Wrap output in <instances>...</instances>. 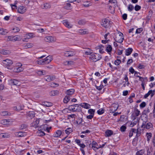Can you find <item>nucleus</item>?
<instances>
[{"label": "nucleus", "mask_w": 155, "mask_h": 155, "mask_svg": "<svg viewBox=\"0 0 155 155\" xmlns=\"http://www.w3.org/2000/svg\"><path fill=\"white\" fill-rule=\"evenodd\" d=\"M146 105V103L144 102H143L141 104H140V106L141 108H143L145 107Z\"/></svg>", "instance_id": "nucleus-58"}, {"label": "nucleus", "mask_w": 155, "mask_h": 155, "mask_svg": "<svg viewBox=\"0 0 155 155\" xmlns=\"http://www.w3.org/2000/svg\"><path fill=\"white\" fill-rule=\"evenodd\" d=\"M90 59L94 62H96L102 58L101 56L96 53L93 54L90 57Z\"/></svg>", "instance_id": "nucleus-1"}, {"label": "nucleus", "mask_w": 155, "mask_h": 155, "mask_svg": "<svg viewBox=\"0 0 155 155\" xmlns=\"http://www.w3.org/2000/svg\"><path fill=\"white\" fill-rule=\"evenodd\" d=\"M105 133V136L108 137L113 134V132L111 130H107L106 131Z\"/></svg>", "instance_id": "nucleus-23"}, {"label": "nucleus", "mask_w": 155, "mask_h": 155, "mask_svg": "<svg viewBox=\"0 0 155 155\" xmlns=\"http://www.w3.org/2000/svg\"><path fill=\"white\" fill-rule=\"evenodd\" d=\"M52 87H57L59 86V84L55 83L52 82L51 84Z\"/></svg>", "instance_id": "nucleus-60"}, {"label": "nucleus", "mask_w": 155, "mask_h": 155, "mask_svg": "<svg viewBox=\"0 0 155 155\" xmlns=\"http://www.w3.org/2000/svg\"><path fill=\"white\" fill-rule=\"evenodd\" d=\"M146 135L147 137V141H149L152 137V134L150 133H147Z\"/></svg>", "instance_id": "nucleus-38"}, {"label": "nucleus", "mask_w": 155, "mask_h": 155, "mask_svg": "<svg viewBox=\"0 0 155 155\" xmlns=\"http://www.w3.org/2000/svg\"><path fill=\"white\" fill-rule=\"evenodd\" d=\"M104 109L101 108L97 111V114L99 115H101L104 113Z\"/></svg>", "instance_id": "nucleus-40"}, {"label": "nucleus", "mask_w": 155, "mask_h": 155, "mask_svg": "<svg viewBox=\"0 0 155 155\" xmlns=\"http://www.w3.org/2000/svg\"><path fill=\"white\" fill-rule=\"evenodd\" d=\"M62 22L64 25L68 28H70L72 27V25L71 24H70L69 22L67 20H64Z\"/></svg>", "instance_id": "nucleus-12"}, {"label": "nucleus", "mask_w": 155, "mask_h": 155, "mask_svg": "<svg viewBox=\"0 0 155 155\" xmlns=\"http://www.w3.org/2000/svg\"><path fill=\"white\" fill-rule=\"evenodd\" d=\"M44 40L47 42H52L55 41V39L52 36H48L45 38Z\"/></svg>", "instance_id": "nucleus-9"}, {"label": "nucleus", "mask_w": 155, "mask_h": 155, "mask_svg": "<svg viewBox=\"0 0 155 155\" xmlns=\"http://www.w3.org/2000/svg\"><path fill=\"white\" fill-rule=\"evenodd\" d=\"M112 50V47L111 45H108L106 48V50L107 52H108L109 54H110L111 51Z\"/></svg>", "instance_id": "nucleus-33"}, {"label": "nucleus", "mask_w": 155, "mask_h": 155, "mask_svg": "<svg viewBox=\"0 0 155 155\" xmlns=\"http://www.w3.org/2000/svg\"><path fill=\"white\" fill-rule=\"evenodd\" d=\"M118 105L117 104H113L111 107L110 109L109 110L110 113H114L118 109Z\"/></svg>", "instance_id": "nucleus-7"}, {"label": "nucleus", "mask_w": 155, "mask_h": 155, "mask_svg": "<svg viewBox=\"0 0 155 155\" xmlns=\"http://www.w3.org/2000/svg\"><path fill=\"white\" fill-rule=\"evenodd\" d=\"M141 6L138 5H136L134 9L136 11H138L141 9Z\"/></svg>", "instance_id": "nucleus-56"}, {"label": "nucleus", "mask_w": 155, "mask_h": 155, "mask_svg": "<svg viewBox=\"0 0 155 155\" xmlns=\"http://www.w3.org/2000/svg\"><path fill=\"white\" fill-rule=\"evenodd\" d=\"M82 119L81 118H78V120L77 121V123L78 124H80L82 123Z\"/></svg>", "instance_id": "nucleus-54"}, {"label": "nucleus", "mask_w": 155, "mask_h": 155, "mask_svg": "<svg viewBox=\"0 0 155 155\" xmlns=\"http://www.w3.org/2000/svg\"><path fill=\"white\" fill-rule=\"evenodd\" d=\"M33 46V44L31 43H28L27 44L26 46L27 48H30L32 47Z\"/></svg>", "instance_id": "nucleus-57"}, {"label": "nucleus", "mask_w": 155, "mask_h": 155, "mask_svg": "<svg viewBox=\"0 0 155 155\" xmlns=\"http://www.w3.org/2000/svg\"><path fill=\"white\" fill-rule=\"evenodd\" d=\"M71 5L70 3H67L66 4V5L65 6V7L67 9H69L71 7Z\"/></svg>", "instance_id": "nucleus-64"}, {"label": "nucleus", "mask_w": 155, "mask_h": 155, "mask_svg": "<svg viewBox=\"0 0 155 155\" xmlns=\"http://www.w3.org/2000/svg\"><path fill=\"white\" fill-rule=\"evenodd\" d=\"M78 107H79V105L78 104H75L70 105L68 109L69 110L72 112L79 111V110L77 108Z\"/></svg>", "instance_id": "nucleus-4"}, {"label": "nucleus", "mask_w": 155, "mask_h": 155, "mask_svg": "<svg viewBox=\"0 0 155 155\" xmlns=\"http://www.w3.org/2000/svg\"><path fill=\"white\" fill-rule=\"evenodd\" d=\"M8 33L7 30L3 28H0V34L5 35Z\"/></svg>", "instance_id": "nucleus-30"}, {"label": "nucleus", "mask_w": 155, "mask_h": 155, "mask_svg": "<svg viewBox=\"0 0 155 155\" xmlns=\"http://www.w3.org/2000/svg\"><path fill=\"white\" fill-rule=\"evenodd\" d=\"M35 116V113L34 111H29L27 114V118L29 119H32Z\"/></svg>", "instance_id": "nucleus-15"}, {"label": "nucleus", "mask_w": 155, "mask_h": 155, "mask_svg": "<svg viewBox=\"0 0 155 155\" xmlns=\"http://www.w3.org/2000/svg\"><path fill=\"white\" fill-rule=\"evenodd\" d=\"M78 24L80 25H84L85 24V21L83 20H81L78 21Z\"/></svg>", "instance_id": "nucleus-53"}, {"label": "nucleus", "mask_w": 155, "mask_h": 155, "mask_svg": "<svg viewBox=\"0 0 155 155\" xmlns=\"http://www.w3.org/2000/svg\"><path fill=\"white\" fill-rule=\"evenodd\" d=\"M124 79L125 80L126 82H127V86H129V83L128 81V79L127 75H125Z\"/></svg>", "instance_id": "nucleus-49"}, {"label": "nucleus", "mask_w": 155, "mask_h": 155, "mask_svg": "<svg viewBox=\"0 0 155 155\" xmlns=\"http://www.w3.org/2000/svg\"><path fill=\"white\" fill-rule=\"evenodd\" d=\"M95 112V110L92 109H90L88 110V113L90 114L94 115V114Z\"/></svg>", "instance_id": "nucleus-42"}, {"label": "nucleus", "mask_w": 155, "mask_h": 155, "mask_svg": "<svg viewBox=\"0 0 155 155\" xmlns=\"http://www.w3.org/2000/svg\"><path fill=\"white\" fill-rule=\"evenodd\" d=\"M91 143L90 144V147H91V145L92 146H98V145L97 143L95 141H93L92 143V144H91Z\"/></svg>", "instance_id": "nucleus-55"}, {"label": "nucleus", "mask_w": 155, "mask_h": 155, "mask_svg": "<svg viewBox=\"0 0 155 155\" xmlns=\"http://www.w3.org/2000/svg\"><path fill=\"white\" fill-rule=\"evenodd\" d=\"M17 3L16 2H15V5H13L12 4L10 5L12 9H17V6L16 5V4Z\"/></svg>", "instance_id": "nucleus-52"}, {"label": "nucleus", "mask_w": 155, "mask_h": 155, "mask_svg": "<svg viewBox=\"0 0 155 155\" xmlns=\"http://www.w3.org/2000/svg\"><path fill=\"white\" fill-rule=\"evenodd\" d=\"M110 24V21L107 19L105 18L102 20V22L101 24V25L105 28L109 27Z\"/></svg>", "instance_id": "nucleus-5"}, {"label": "nucleus", "mask_w": 155, "mask_h": 155, "mask_svg": "<svg viewBox=\"0 0 155 155\" xmlns=\"http://www.w3.org/2000/svg\"><path fill=\"white\" fill-rule=\"evenodd\" d=\"M80 105L82 107L87 109L90 108V105L89 104L85 103H81Z\"/></svg>", "instance_id": "nucleus-21"}, {"label": "nucleus", "mask_w": 155, "mask_h": 155, "mask_svg": "<svg viewBox=\"0 0 155 155\" xmlns=\"http://www.w3.org/2000/svg\"><path fill=\"white\" fill-rule=\"evenodd\" d=\"M2 62L5 66H10L12 64V61L8 59L3 60Z\"/></svg>", "instance_id": "nucleus-10"}, {"label": "nucleus", "mask_w": 155, "mask_h": 155, "mask_svg": "<svg viewBox=\"0 0 155 155\" xmlns=\"http://www.w3.org/2000/svg\"><path fill=\"white\" fill-rule=\"evenodd\" d=\"M69 54V56L70 57L73 56L75 54V53L74 52L72 51H68Z\"/></svg>", "instance_id": "nucleus-59"}, {"label": "nucleus", "mask_w": 155, "mask_h": 155, "mask_svg": "<svg viewBox=\"0 0 155 155\" xmlns=\"http://www.w3.org/2000/svg\"><path fill=\"white\" fill-rule=\"evenodd\" d=\"M61 134V131L60 130H58L54 134V137H60Z\"/></svg>", "instance_id": "nucleus-25"}, {"label": "nucleus", "mask_w": 155, "mask_h": 155, "mask_svg": "<svg viewBox=\"0 0 155 155\" xmlns=\"http://www.w3.org/2000/svg\"><path fill=\"white\" fill-rule=\"evenodd\" d=\"M10 83L12 84L13 85H15L17 86L19 85L20 82L18 80L15 79L11 80L10 81Z\"/></svg>", "instance_id": "nucleus-19"}, {"label": "nucleus", "mask_w": 155, "mask_h": 155, "mask_svg": "<svg viewBox=\"0 0 155 155\" xmlns=\"http://www.w3.org/2000/svg\"><path fill=\"white\" fill-rule=\"evenodd\" d=\"M59 94V92L57 90L52 91L50 92V95L51 96H54L57 95Z\"/></svg>", "instance_id": "nucleus-22"}, {"label": "nucleus", "mask_w": 155, "mask_h": 155, "mask_svg": "<svg viewBox=\"0 0 155 155\" xmlns=\"http://www.w3.org/2000/svg\"><path fill=\"white\" fill-rule=\"evenodd\" d=\"M22 38V37L19 35L10 36H8L7 41H20Z\"/></svg>", "instance_id": "nucleus-2"}, {"label": "nucleus", "mask_w": 155, "mask_h": 155, "mask_svg": "<svg viewBox=\"0 0 155 155\" xmlns=\"http://www.w3.org/2000/svg\"><path fill=\"white\" fill-rule=\"evenodd\" d=\"M43 105L47 107H50L52 106V104L51 103L45 102L43 103Z\"/></svg>", "instance_id": "nucleus-34"}, {"label": "nucleus", "mask_w": 155, "mask_h": 155, "mask_svg": "<svg viewBox=\"0 0 155 155\" xmlns=\"http://www.w3.org/2000/svg\"><path fill=\"white\" fill-rule=\"evenodd\" d=\"M133 120L134 121L133 122H132L130 124V126L131 127H133L134 126L137 124V122L138 121V118H134Z\"/></svg>", "instance_id": "nucleus-18"}, {"label": "nucleus", "mask_w": 155, "mask_h": 155, "mask_svg": "<svg viewBox=\"0 0 155 155\" xmlns=\"http://www.w3.org/2000/svg\"><path fill=\"white\" fill-rule=\"evenodd\" d=\"M26 37L27 38H33L34 37L33 35V34L31 33H29L28 34H26Z\"/></svg>", "instance_id": "nucleus-45"}, {"label": "nucleus", "mask_w": 155, "mask_h": 155, "mask_svg": "<svg viewBox=\"0 0 155 155\" xmlns=\"http://www.w3.org/2000/svg\"><path fill=\"white\" fill-rule=\"evenodd\" d=\"M143 31L142 28H140L137 29L136 31V33H140Z\"/></svg>", "instance_id": "nucleus-51"}, {"label": "nucleus", "mask_w": 155, "mask_h": 155, "mask_svg": "<svg viewBox=\"0 0 155 155\" xmlns=\"http://www.w3.org/2000/svg\"><path fill=\"white\" fill-rule=\"evenodd\" d=\"M123 36V34L121 32H120V34L119 36L116 38L115 39V41L120 43H122L124 40V38Z\"/></svg>", "instance_id": "nucleus-6"}, {"label": "nucleus", "mask_w": 155, "mask_h": 155, "mask_svg": "<svg viewBox=\"0 0 155 155\" xmlns=\"http://www.w3.org/2000/svg\"><path fill=\"white\" fill-rule=\"evenodd\" d=\"M140 111L137 109H136L134 110V112L132 114V116L133 118H137L136 117H137L139 115Z\"/></svg>", "instance_id": "nucleus-17"}, {"label": "nucleus", "mask_w": 155, "mask_h": 155, "mask_svg": "<svg viewBox=\"0 0 155 155\" xmlns=\"http://www.w3.org/2000/svg\"><path fill=\"white\" fill-rule=\"evenodd\" d=\"M10 114L7 111H4L2 112L1 115L3 116H5L6 115H9Z\"/></svg>", "instance_id": "nucleus-46"}, {"label": "nucleus", "mask_w": 155, "mask_h": 155, "mask_svg": "<svg viewBox=\"0 0 155 155\" xmlns=\"http://www.w3.org/2000/svg\"><path fill=\"white\" fill-rule=\"evenodd\" d=\"M126 128L127 127L126 126L124 125H122L120 127V130L122 132H124L125 131Z\"/></svg>", "instance_id": "nucleus-47"}, {"label": "nucleus", "mask_w": 155, "mask_h": 155, "mask_svg": "<svg viewBox=\"0 0 155 155\" xmlns=\"http://www.w3.org/2000/svg\"><path fill=\"white\" fill-rule=\"evenodd\" d=\"M145 152V150H141L137 151L136 153V155H142Z\"/></svg>", "instance_id": "nucleus-32"}, {"label": "nucleus", "mask_w": 155, "mask_h": 155, "mask_svg": "<svg viewBox=\"0 0 155 155\" xmlns=\"http://www.w3.org/2000/svg\"><path fill=\"white\" fill-rule=\"evenodd\" d=\"M15 135L18 137H25L27 135L26 133L25 132L19 131V132H15L14 133Z\"/></svg>", "instance_id": "nucleus-8"}, {"label": "nucleus", "mask_w": 155, "mask_h": 155, "mask_svg": "<svg viewBox=\"0 0 155 155\" xmlns=\"http://www.w3.org/2000/svg\"><path fill=\"white\" fill-rule=\"evenodd\" d=\"M10 137V134L7 133H2L0 134V138H7Z\"/></svg>", "instance_id": "nucleus-16"}, {"label": "nucleus", "mask_w": 155, "mask_h": 155, "mask_svg": "<svg viewBox=\"0 0 155 155\" xmlns=\"http://www.w3.org/2000/svg\"><path fill=\"white\" fill-rule=\"evenodd\" d=\"M14 108V109L16 110H20L22 109L21 107L20 106H18L17 107H15Z\"/></svg>", "instance_id": "nucleus-50"}, {"label": "nucleus", "mask_w": 155, "mask_h": 155, "mask_svg": "<svg viewBox=\"0 0 155 155\" xmlns=\"http://www.w3.org/2000/svg\"><path fill=\"white\" fill-rule=\"evenodd\" d=\"M153 127V125L150 122H149L147 121H143L141 128L145 129H149Z\"/></svg>", "instance_id": "nucleus-3"}, {"label": "nucleus", "mask_w": 155, "mask_h": 155, "mask_svg": "<svg viewBox=\"0 0 155 155\" xmlns=\"http://www.w3.org/2000/svg\"><path fill=\"white\" fill-rule=\"evenodd\" d=\"M42 6L43 8H44L45 9H47L49 8H50L51 7L50 5L48 3H45L43 5H42Z\"/></svg>", "instance_id": "nucleus-35"}, {"label": "nucleus", "mask_w": 155, "mask_h": 155, "mask_svg": "<svg viewBox=\"0 0 155 155\" xmlns=\"http://www.w3.org/2000/svg\"><path fill=\"white\" fill-rule=\"evenodd\" d=\"M45 61L46 62V64H48L52 60V57L50 56H48L45 58Z\"/></svg>", "instance_id": "nucleus-26"}, {"label": "nucleus", "mask_w": 155, "mask_h": 155, "mask_svg": "<svg viewBox=\"0 0 155 155\" xmlns=\"http://www.w3.org/2000/svg\"><path fill=\"white\" fill-rule=\"evenodd\" d=\"M71 97L68 95H66L64 99V102L65 104H67L70 100Z\"/></svg>", "instance_id": "nucleus-29"}, {"label": "nucleus", "mask_w": 155, "mask_h": 155, "mask_svg": "<svg viewBox=\"0 0 155 155\" xmlns=\"http://www.w3.org/2000/svg\"><path fill=\"white\" fill-rule=\"evenodd\" d=\"M134 8V6L131 4L129 5L128 7V10L130 12Z\"/></svg>", "instance_id": "nucleus-44"}, {"label": "nucleus", "mask_w": 155, "mask_h": 155, "mask_svg": "<svg viewBox=\"0 0 155 155\" xmlns=\"http://www.w3.org/2000/svg\"><path fill=\"white\" fill-rule=\"evenodd\" d=\"M140 74V73L139 72H137L136 71L135 72V74H134V75L137 77H138L139 78V80L142 81V82H143V81H144V78L143 77H140L139 76H138V75H136V74Z\"/></svg>", "instance_id": "nucleus-31"}, {"label": "nucleus", "mask_w": 155, "mask_h": 155, "mask_svg": "<svg viewBox=\"0 0 155 155\" xmlns=\"http://www.w3.org/2000/svg\"><path fill=\"white\" fill-rule=\"evenodd\" d=\"M45 59L39 60L38 61V64H46V62L45 61Z\"/></svg>", "instance_id": "nucleus-41"}, {"label": "nucleus", "mask_w": 155, "mask_h": 155, "mask_svg": "<svg viewBox=\"0 0 155 155\" xmlns=\"http://www.w3.org/2000/svg\"><path fill=\"white\" fill-rule=\"evenodd\" d=\"M27 127V125L25 124H23L21 125L20 127V128L21 129H25Z\"/></svg>", "instance_id": "nucleus-62"}, {"label": "nucleus", "mask_w": 155, "mask_h": 155, "mask_svg": "<svg viewBox=\"0 0 155 155\" xmlns=\"http://www.w3.org/2000/svg\"><path fill=\"white\" fill-rule=\"evenodd\" d=\"M141 134V130L140 129H137V134L136 136L137 137H138L140 136Z\"/></svg>", "instance_id": "nucleus-43"}, {"label": "nucleus", "mask_w": 155, "mask_h": 155, "mask_svg": "<svg viewBox=\"0 0 155 155\" xmlns=\"http://www.w3.org/2000/svg\"><path fill=\"white\" fill-rule=\"evenodd\" d=\"M72 131V130L71 128H68L65 130V133L68 135H69Z\"/></svg>", "instance_id": "nucleus-36"}, {"label": "nucleus", "mask_w": 155, "mask_h": 155, "mask_svg": "<svg viewBox=\"0 0 155 155\" xmlns=\"http://www.w3.org/2000/svg\"><path fill=\"white\" fill-rule=\"evenodd\" d=\"M37 73L39 75H42L43 73V70L37 71Z\"/></svg>", "instance_id": "nucleus-61"}, {"label": "nucleus", "mask_w": 155, "mask_h": 155, "mask_svg": "<svg viewBox=\"0 0 155 155\" xmlns=\"http://www.w3.org/2000/svg\"><path fill=\"white\" fill-rule=\"evenodd\" d=\"M13 30L15 32H17L19 31L20 29L18 27H15L13 28Z\"/></svg>", "instance_id": "nucleus-63"}, {"label": "nucleus", "mask_w": 155, "mask_h": 155, "mask_svg": "<svg viewBox=\"0 0 155 155\" xmlns=\"http://www.w3.org/2000/svg\"><path fill=\"white\" fill-rule=\"evenodd\" d=\"M79 33L81 35H84L88 33V31L86 29H80L79 30Z\"/></svg>", "instance_id": "nucleus-28"}, {"label": "nucleus", "mask_w": 155, "mask_h": 155, "mask_svg": "<svg viewBox=\"0 0 155 155\" xmlns=\"http://www.w3.org/2000/svg\"><path fill=\"white\" fill-rule=\"evenodd\" d=\"M75 91V90L74 89H71L68 90L66 91L65 93L67 95H68L70 97L71 96L73 95Z\"/></svg>", "instance_id": "nucleus-13"}, {"label": "nucleus", "mask_w": 155, "mask_h": 155, "mask_svg": "<svg viewBox=\"0 0 155 155\" xmlns=\"http://www.w3.org/2000/svg\"><path fill=\"white\" fill-rule=\"evenodd\" d=\"M84 51L85 54L86 55H90L92 53L91 50L89 48L87 49L86 50H84Z\"/></svg>", "instance_id": "nucleus-37"}, {"label": "nucleus", "mask_w": 155, "mask_h": 155, "mask_svg": "<svg viewBox=\"0 0 155 155\" xmlns=\"http://www.w3.org/2000/svg\"><path fill=\"white\" fill-rule=\"evenodd\" d=\"M18 12L20 13H23L25 12L24 7L21 6H19L18 9Z\"/></svg>", "instance_id": "nucleus-20"}, {"label": "nucleus", "mask_w": 155, "mask_h": 155, "mask_svg": "<svg viewBox=\"0 0 155 155\" xmlns=\"http://www.w3.org/2000/svg\"><path fill=\"white\" fill-rule=\"evenodd\" d=\"M39 123V119H37L35 121L31 124V126L35 128H37L39 126V125H38Z\"/></svg>", "instance_id": "nucleus-11"}, {"label": "nucleus", "mask_w": 155, "mask_h": 155, "mask_svg": "<svg viewBox=\"0 0 155 155\" xmlns=\"http://www.w3.org/2000/svg\"><path fill=\"white\" fill-rule=\"evenodd\" d=\"M55 78V77L54 76H47L45 77V79L48 82H50L53 81Z\"/></svg>", "instance_id": "nucleus-14"}, {"label": "nucleus", "mask_w": 155, "mask_h": 155, "mask_svg": "<svg viewBox=\"0 0 155 155\" xmlns=\"http://www.w3.org/2000/svg\"><path fill=\"white\" fill-rule=\"evenodd\" d=\"M15 72H18L23 71V69L21 67H19L18 68H15L14 69Z\"/></svg>", "instance_id": "nucleus-39"}, {"label": "nucleus", "mask_w": 155, "mask_h": 155, "mask_svg": "<svg viewBox=\"0 0 155 155\" xmlns=\"http://www.w3.org/2000/svg\"><path fill=\"white\" fill-rule=\"evenodd\" d=\"M121 62V61L120 59H117L115 60L114 62V64L116 65H119Z\"/></svg>", "instance_id": "nucleus-48"}, {"label": "nucleus", "mask_w": 155, "mask_h": 155, "mask_svg": "<svg viewBox=\"0 0 155 155\" xmlns=\"http://www.w3.org/2000/svg\"><path fill=\"white\" fill-rule=\"evenodd\" d=\"M133 49L131 48H129L125 51V55L129 56L131 54L133 51Z\"/></svg>", "instance_id": "nucleus-24"}, {"label": "nucleus", "mask_w": 155, "mask_h": 155, "mask_svg": "<svg viewBox=\"0 0 155 155\" xmlns=\"http://www.w3.org/2000/svg\"><path fill=\"white\" fill-rule=\"evenodd\" d=\"M10 53V51L8 50H2L0 51V53L4 55L9 54Z\"/></svg>", "instance_id": "nucleus-27"}]
</instances>
